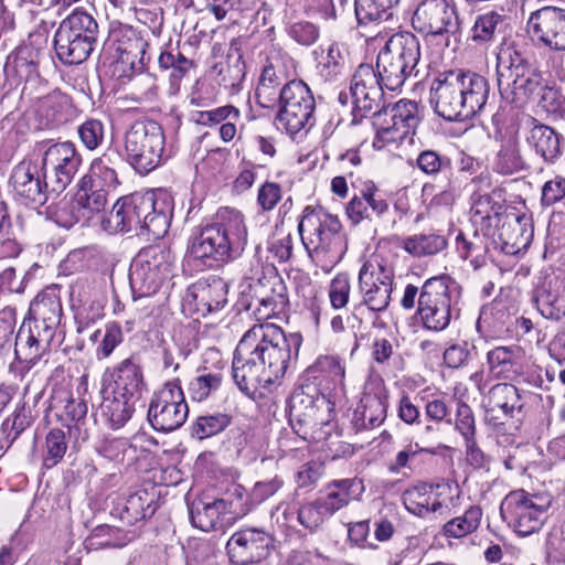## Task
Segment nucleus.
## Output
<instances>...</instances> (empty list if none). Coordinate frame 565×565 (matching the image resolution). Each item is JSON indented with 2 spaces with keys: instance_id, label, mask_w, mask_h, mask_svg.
Listing matches in <instances>:
<instances>
[{
  "instance_id": "b1692460",
  "label": "nucleus",
  "mask_w": 565,
  "mask_h": 565,
  "mask_svg": "<svg viewBox=\"0 0 565 565\" xmlns=\"http://www.w3.org/2000/svg\"><path fill=\"white\" fill-rule=\"evenodd\" d=\"M114 387L111 391L121 397L139 401L147 385L143 372L136 356H129L118 363L111 371Z\"/></svg>"
},
{
  "instance_id": "e433bc0d",
  "label": "nucleus",
  "mask_w": 565,
  "mask_h": 565,
  "mask_svg": "<svg viewBox=\"0 0 565 565\" xmlns=\"http://www.w3.org/2000/svg\"><path fill=\"white\" fill-rule=\"evenodd\" d=\"M305 227L312 228V232L323 231L330 234H338V232H341L342 230V224L338 216L328 213L322 207L313 209L311 206H306L302 218L298 225L300 235H302ZM302 242L306 248L309 249V245L305 242V238H302Z\"/></svg>"
},
{
  "instance_id": "680f3d73",
  "label": "nucleus",
  "mask_w": 565,
  "mask_h": 565,
  "mask_svg": "<svg viewBox=\"0 0 565 565\" xmlns=\"http://www.w3.org/2000/svg\"><path fill=\"white\" fill-rule=\"evenodd\" d=\"M15 323L14 308L7 307L0 311V359L4 358L12 348Z\"/></svg>"
},
{
  "instance_id": "bb28decb",
  "label": "nucleus",
  "mask_w": 565,
  "mask_h": 565,
  "mask_svg": "<svg viewBox=\"0 0 565 565\" xmlns=\"http://www.w3.org/2000/svg\"><path fill=\"white\" fill-rule=\"evenodd\" d=\"M100 224L110 234L135 231L140 236L141 221L137 217L130 195L118 199L113 209L103 216Z\"/></svg>"
},
{
  "instance_id": "864d4df0",
  "label": "nucleus",
  "mask_w": 565,
  "mask_h": 565,
  "mask_svg": "<svg viewBox=\"0 0 565 565\" xmlns=\"http://www.w3.org/2000/svg\"><path fill=\"white\" fill-rule=\"evenodd\" d=\"M307 373L311 374L315 380H317L319 375H326L330 377L334 384H342L345 371L338 356L322 355L307 369Z\"/></svg>"
},
{
  "instance_id": "c85d7f7f",
  "label": "nucleus",
  "mask_w": 565,
  "mask_h": 565,
  "mask_svg": "<svg viewBox=\"0 0 565 565\" xmlns=\"http://www.w3.org/2000/svg\"><path fill=\"white\" fill-rule=\"evenodd\" d=\"M137 401L121 397L116 392L103 391V401L98 406L97 414L113 429H118L131 418Z\"/></svg>"
},
{
  "instance_id": "774afa93",
  "label": "nucleus",
  "mask_w": 565,
  "mask_h": 565,
  "mask_svg": "<svg viewBox=\"0 0 565 565\" xmlns=\"http://www.w3.org/2000/svg\"><path fill=\"white\" fill-rule=\"evenodd\" d=\"M329 513L324 511L322 503L318 500L302 505L298 511V521L306 529L316 531L323 522L326 515Z\"/></svg>"
},
{
  "instance_id": "4be33fe9",
  "label": "nucleus",
  "mask_w": 565,
  "mask_h": 565,
  "mask_svg": "<svg viewBox=\"0 0 565 565\" xmlns=\"http://www.w3.org/2000/svg\"><path fill=\"white\" fill-rule=\"evenodd\" d=\"M345 212L354 224L363 220L384 222L390 214V204L375 183L369 181L361 189L360 194H355L350 200Z\"/></svg>"
},
{
  "instance_id": "79ce46f5",
  "label": "nucleus",
  "mask_w": 565,
  "mask_h": 565,
  "mask_svg": "<svg viewBox=\"0 0 565 565\" xmlns=\"http://www.w3.org/2000/svg\"><path fill=\"white\" fill-rule=\"evenodd\" d=\"M281 78L278 76L273 64L265 66L259 76L258 85L255 92L257 104L263 108H270L279 98L278 87Z\"/></svg>"
},
{
  "instance_id": "e2e57ef3",
  "label": "nucleus",
  "mask_w": 565,
  "mask_h": 565,
  "mask_svg": "<svg viewBox=\"0 0 565 565\" xmlns=\"http://www.w3.org/2000/svg\"><path fill=\"white\" fill-rule=\"evenodd\" d=\"M4 73L9 77L11 74L17 75L19 78L17 84L20 81H29L39 75L38 73V62L29 56H25L23 52H20L14 56L12 62H8L4 66Z\"/></svg>"
},
{
  "instance_id": "13d9d810",
  "label": "nucleus",
  "mask_w": 565,
  "mask_h": 565,
  "mask_svg": "<svg viewBox=\"0 0 565 565\" xmlns=\"http://www.w3.org/2000/svg\"><path fill=\"white\" fill-rule=\"evenodd\" d=\"M115 52L118 55L129 53H142L148 47V43L139 36L132 29H121L114 32Z\"/></svg>"
},
{
  "instance_id": "ddd939ff",
  "label": "nucleus",
  "mask_w": 565,
  "mask_h": 565,
  "mask_svg": "<svg viewBox=\"0 0 565 565\" xmlns=\"http://www.w3.org/2000/svg\"><path fill=\"white\" fill-rule=\"evenodd\" d=\"M189 407L179 380L168 382L153 395L147 413L151 427L161 433L180 428L186 420Z\"/></svg>"
},
{
  "instance_id": "9d476101",
  "label": "nucleus",
  "mask_w": 565,
  "mask_h": 565,
  "mask_svg": "<svg viewBox=\"0 0 565 565\" xmlns=\"http://www.w3.org/2000/svg\"><path fill=\"white\" fill-rule=\"evenodd\" d=\"M455 281L448 275L431 277L422 286L416 316L423 328L434 332L446 330L452 319V289Z\"/></svg>"
},
{
  "instance_id": "6e6552de",
  "label": "nucleus",
  "mask_w": 565,
  "mask_h": 565,
  "mask_svg": "<svg viewBox=\"0 0 565 565\" xmlns=\"http://www.w3.org/2000/svg\"><path fill=\"white\" fill-rule=\"evenodd\" d=\"M164 141L163 129L156 120L134 121L125 132L127 162L141 174L149 173L161 163Z\"/></svg>"
},
{
  "instance_id": "473e14b6",
  "label": "nucleus",
  "mask_w": 565,
  "mask_h": 565,
  "mask_svg": "<svg viewBox=\"0 0 565 565\" xmlns=\"http://www.w3.org/2000/svg\"><path fill=\"white\" fill-rule=\"evenodd\" d=\"M527 142L546 162H554L561 151V136L546 125H534L530 130Z\"/></svg>"
},
{
  "instance_id": "412c9836",
  "label": "nucleus",
  "mask_w": 565,
  "mask_h": 565,
  "mask_svg": "<svg viewBox=\"0 0 565 565\" xmlns=\"http://www.w3.org/2000/svg\"><path fill=\"white\" fill-rule=\"evenodd\" d=\"M14 194L25 204L43 205L52 193L46 171L42 163L22 160L12 170L10 177Z\"/></svg>"
},
{
  "instance_id": "69168bd1",
  "label": "nucleus",
  "mask_w": 565,
  "mask_h": 565,
  "mask_svg": "<svg viewBox=\"0 0 565 565\" xmlns=\"http://www.w3.org/2000/svg\"><path fill=\"white\" fill-rule=\"evenodd\" d=\"M82 143L88 150H95L104 140V125L98 119H87L77 128Z\"/></svg>"
},
{
  "instance_id": "a18cd8bd",
  "label": "nucleus",
  "mask_w": 565,
  "mask_h": 565,
  "mask_svg": "<svg viewBox=\"0 0 565 565\" xmlns=\"http://www.w3.org/2000/svg\"><path fill=\"white\" fill-rule=\"evenodd\" d=\"M524 161L520 154L516 140L508 139L497 154L494 169L497 172L509 175L524 169Z\"/></svg>"
},
{
  "instance_id": "5701e85b",
  "label": "nucleus",
  "mask_w": 565,
  "mask_h": 565,
  "mask_svg": "<svg viewBox=\"0 0 565 565\" xmlns=\"http://www.w3.org/2000/svg\"><path fill=\"white\" fill-rule=\"evenodd\" d=\"M242 340H239L233 356L232 376L238 390L248 397H254L259 387L267 388L274 384L268 380L265 369L253 355H245L242 352Z\"/></svg>"
},
{
  "instance_id": "f3484780",
  "label": "nucleus",
  "mask_w": 565,
  "mask_h": 565,
  "mask_svg": "<svg viewBox=\"0 0 565 565\" xmlns=\"http://www.w3.org/2000/svg\"><path fill=\"white\" fill-rule=\"evenodd\" d=\"M384 88L372 65H359L351 81L353 124L361 122L363 118L382 108L385 104Z\"/></svg>"
},
{
  "instance_id": "58836bf2",
  "label": "nucleus",
  "mask_w": 565,
  "mask_h": 565,
  "mask_svg": "<svg viewBox=\"0 0 565 565\" xmlns=\"http://www.w3.org/2000/svg\"><path fill=\"white\" fill-rule=\"evenodd\" d=\"M520 358L521 348L518 345L497 347L487 353L489 371L497 377L508 379Z\"/></svg>"
},
{
  "instance_id": "0eeeda50",
  "label": "nucleus",
  "mask_w": 565,
  "mask_h": 565,
  "mask_svg": "<svg viewBox=\"0 0 565 565\" xmlns=\"http://www.w3.org/2000/svg\"><path fill=\"white\" fill-rule=\"evenodd\" d=\"M330 403L313 384H301L289 401V423L305 440H319L324 426L330 424Z\"/></svg>"
},
{
  "instance_id": "4d7b16f0",
  "label": "nucleus",
  "mask_w": 565,
  "mask_h": 565,
  "mask_svg": "<svg viewBox=\"0 0 565 565\" xmlns=\"http://www.w3.org/2000/svg\"><path fill=\"white\" fill-rule=\"evenodd\" d=\"M78 212L76 201H62L54 209L46 211L52 222L66 230L72 228L79 221Z\"/></svg>"
},
{
  "instance_id": "09e8293b",
  "label": "nucleus",
  "mask_w": 565,
  "mask_h": 565,
  "mask_svg": "<svg viewBox=\"0 0 565 565\" xmlns=\"http://www.w3.org/2000/svg\"><path fill=\"white\" fill-rule=\"evenodd\" d=\"M364 282V285H359V290L362 296L360 306L364 305L370 310L377 312L386 310L391 302L393 286H376L374 282L370 285L367 280Z\"/></svg>"
},
{
  "instance_id": "2eb2a0df",
  "label": "nucleus",
  "mask_w": 565,
  "mask_h": 565,
  "mask_svg": "<svg viewBox=\"0 0 565 565\" xmlns=\"http://www.w3.org/2000/svg\"><path fill=\"white\" fill-rule=\"evenodd\" d=\"M412 24L427 35L457 39L461 34L457 8L449 0H422L413 14Z\"/></svg>"
},
{
  "instance_id": "4c0bfd02",
  "label": "nucleus",
  "mask_w": 565,
  "mask_h": 565,
  "mask_svg": "<svg viewBox=\"0 0 565 565\" xmlns=\"http://www.w3.org/2000/svg\"><path fill=\"white\" fill-rule=\"evenodd\" d=\"M387 406L385 401L376 395H369L362 399V411L354 413V427L372 429L379 427L386 417Z\"/></svg>"
},
{
  "instance_id": "a878e982",
  "label": "nucleus",
  "mask_w": 565,
  "mask_h": 565,
  "mask_svg": "<svg viewBox=\"0 0 565 565\" xmlns=\"http://www.w3.org/2000/svg\"><path fill=\"white\" fill-rule=\"evenodd\" d=\"M524 404L519 390L510 383H499L493 385L486 397V413L491 415L493 419H500L498 413H502L504 417H515L521 414Z\"/></svg>"
},
{
  "instance_id": "a211bd4d",
  "label": "nucleus",
  "mask_w": 565,
  "mask_h": 565,
  "mask_svg": "<svg viewBox=\"0 0 565 565\" xmlns=\"http://www.w3.org/2000/svg\"><path fill=\"white\" fill-rule=\"evenodd\" d=\"M526 31L532 41L552 51H565V8L543 6L531 12Z\"/></svg>"
},
{
  "instance_id": "de8ad7c7",
  "label": "nucleus",
  "mask_w": 565,
  "mask_h": 565,
  "mask_svg": "<svg viewBox=\"0 0 565 565\" xmlns=\"http://www.w3.org/2000/svg\"><path fill=\"white\" fill-rule=\"evenodd\" d=\"M540 109L554 119H563L565 117V96L561 89L548 85L546 82L536 99Z\"/></svg>"
},
{
  "instance_id": "338daca9",
  "label": "nucleus",
  "mask_w": 565,
  "mask_h": 565,
  "mask_svg": "<svg viewBox=\"0 0 565 565\" xmlns=\"http://www.w3.org/2000/svg\"><path fill=\"white\" fill-rule=\"evenodd\" d=\"M351 291L350 277L347 273H339L330 284L329 298L332 308L342 309L349 301Z\"/></svg>"
},
{
  "instance_id": "20e7f679",
  "label": "nucleus",
  "mask_w": 565,
  "mask_h": 565,
  "mask_svg": "<svg viewBox=\"0 0 565 565\" xmlns=\"http://www.w3.org/2000/svg\"><path fill=\"white\" fill-rule=\"evenodd\" d=\"M497 82L502 99L520 107L534 102L546 83L536 60L514 47L498 54Z\"/></svg>"
},
{
  "instance_id": "49530a36",
  "label": "nucleus",
  "mask_w": 565,
  "mask_h": 565,
  "mask_svg": "<svg viewBox=\"0 0 565 565\" xmlns=\"http://www.w3.org/2000/svg\"><path fill=\"white\" fill-rule=\"evenodd\" d=\"M159 66L162 70H170V78L173 82H178L184 77V75L194 66V62L188 58L181 51L180 47H170L161 52L158 57Z\"/></svg>"
},
{
  "instance_id": "423d86ee",
  "label": "nucleus",
  "mask_w": 565,
  "mask_h": 565,
  "mask_svg": "<svg viewBox=\"0 0 565 565\" xmlns=\"http://www.w3.org/2000/svg\"><path fill=\"white\" fill-rule=\"evenodd\" d=\"M99 28L95 18L75 9L60 24L54 34V49L64 65L85 62L98 41Z\"/></svg>"
},
{
  "instance_id": "f257e3e1",
  "label": "nucleus",
  "mask_w": 565,
  "mask_h": 565,
  "mask_svg": "<svg viewBox=\"0 0 565 565\" xmlns=\"http://www.w3.org/2000/svg\"><path fill=\"white\" fill-rule=\"evenodd\" d=\"M488 79L469 70L444 71L430 86V104L447 121H466L480 113L489 98Z\"/></svg>"
},
{
  "instance_id": "f8f14e48",
  "label": "nucleus",
  "mask_w": 565,
  "mask_h": 565,
  "mask_svg": "<svg viewBox=\"0 0 565 565\" xmlns=\"http://www.w3.org/2000/svg\"><path fill=\"white\" fill-rule=\"evenodd\" d=\"M523 489L511 491L500 507V513L520 536L537 532L545 519L550 503Z\"/></svg>"
},
{
  "instance_id": "a19ab883",
  "label": "nucleus",
  "mask_w": 565,
  "mask_h": 565,
  "mask_svg": "<svg viewBox=\"0 0 565 565\" xmlns=\"http://www.w3.org/2000/svg\"><path fill=\"white\" fill-rule=\"evenodd\" d=\"M482 509L479 505H471L460 516L454 518L443 526V534L446 537L461 539L475 532L481 522Z\"/></svg>"
},
{
  "instance_id": "7ed1b4c3",
  "label": "nucleus",
  "mask_w": 565,
  "mask_h": 565,
  "mask_svg": "<svg viewBox=\"0 0 565 565\" xmlns=\"http://www.w3.org/2000/svg\"><path fill=\"white\" fill-rule=\"evenodd\" d=\"M241 340L242 352L256 358L274 383L285 375L291 359H297L302 343L300 333L287 335L273 323L255 324Z\"/></svg>"
},
{
  "instance_id": "7c9ffc66",
  "label": "nucleus",
  "mask_w": 565,
  "mask_h": 565,
  "mask_svg": "<svg viewBox=\"0 0 565 565\" xmlns=\"http://www.w3.org/2000/svg\"><path fill=\"white\" fill-rule=\"evenodd\" d=\"M156 510L153 494L142 489L126 499L124 507L119 509V518L124 524L134 525L138 521L151 518Z\"/></svg>"
},
{
  "instance_id": "0e129e2a",
  "label": "nucleus",
  "mask_w": 565,
  "mask_h": 565,
  "mask_svg": "<svg viewBox=\"0 0 565 565\" xmlns=\"http://www.w3.org/2000/svg\"><path fill=\"white\" fill-rule=\"evenodd\" d=\"M286 31L295 42L302 46H310L315 44L320 35L319 28L309 21L291 23L287 26Z\"/></svg>"
},
{
  "instance_id": "39448f33",
  "label": "nucleus",
  "mask_w": 565,
  "mask_h": 565,
  "mask_svg": "<svg viewBox=\"0 0 565 565\" xmlns=\"http://www.w3.org/2000/svg\"><path fill=\"white\" fill-rule=\"evenodd\" d=\"M420 45L411 32L393 34L376 58V75L388 90H397L411 76H417Z\"/></svg>"
},
{
  "instance_id": "6ab92c4d",
  "label": "nucleus",
  "mask_w": 565,
  "mask_h": 565,
  "mask_svg": "<svg viewBox=\"0 0 565 565\" xmlns=\"http://www.w3.org/2000/svg\"><path fill=\"white\" fill-rule=\"evenodd\" d=\"M500 250L505 255L514 256L524 250L533 237L532 221L526 214L520 213L514 207L495 213V222Z\"/></svg>"
},
{
  "instance_id": "c03bdc74",
  "label": "nucleus",
  "mask_w": 565,
  "mask_h": 565,
  "mask_svg": "<svg viewBox=\"0 0 565 565\" xmlns=\"http://www.w3.org/2000/svg\"><path fill=\"white\" fill-rule=\"evenodd\" d=\"M231 423L232 416L226 413L202 415L192 424L191 436L202 440L222 433Z\"/></svg>"
},
{
  "instance_id": "393cba45",
  "label": "nucleus",
  "mask_w": 565,
  "mask_h": 565,
  "mask_svg": "<svg viewBox=\"0 0 565 565\" xmlns=\"http://www.w3.org/2000/svg\"><path fill=\"white\" fill-rule=\"evenodd\" d=\"M245 514L244 509H238L237 503L227 499H215L212 502H193L190 508V520L193 526L209 532L216 530L221 518L225 514Z\"/></svg>"
},
{
  "instance_id": "6e6d98bb",
  "label": "nucleus",
  "mask_w": 565,
  "mask_h": 565,
  "mask_svg": "<svg viewBox=\"0 0 565 565\" xmlns=\"http://www.w3.org/2000/svg\"><path fill=\"white\" fill-rule=\"evenodd\" d=\"M221 373H203L194 377L189 385V392L192 399L202 402L206 399L211 393L218 390L222 384Z\"/></svg>"
},
{
  "instance_id": "3c124183",
  "label": "nucleus",
  "mask_w": 565,
  "mask_h": 565,
  "mask_svg": "<svg viewBox=\"0 0 565 565\" xmlns=\"http://www.w3.org/2000/svg\"><path fill=\"white\" fill-rule=\"evenodd\" d=\"M534 299L543 317L552 320H559L565 317V300L545 287L536 290Z\"/></svg>"
},
{
  "instance_id": "5fc2aeb1",
  "label": "nucleus",
  "mask_w": 565,
  "mask_h": 565,
  "mask_svg": "<svg viewBox=\"0 0 565 565\" xmlns=\"http://www.w3.org/2000/svg\"><path fill=\"white\" fill-rule=\"evenodd\" d=\"M46 454L43 457V466L51 469L56 466L67 450L66 434L58 428L49 431L45 438Z\"/></svg>"
},
{
  "instance_id": "cd10ccee",
  "label": "nucleus",
  "mask_w": 565,
  "mask_h": 565,
  "mask_svg": "<svg viewBox=\"0 0 565 565\" xmlns=\"http://www.w3.org/2000/svg\"><path fill=\"white\" fill-rule=\"evenodd\" d=\"M228 284L221 277L211 276L193 286L192 296L198 309L206 312L218 311L227 303Z\"/></svg>"
},
{
  "instance_id": "dca6fc26",
  "label": "nucleus",
  "mask_w": 565,
  "mask_h": 565,
  "mask_svg": "<svg viewBox=\"0 0 565 565\" xmlns=\"http://www.w3.org/2000/svg\"><path fill=\"white\" fill-rule=\"evenodd\" d=\"M130 201L137 217L141 221L140 236H146L148 239L162 238L168 233L172 216L169 200L149 190L130 194Z\"/></svg>"
},
{
  "instance_id": "bf43d9fd",
  "label": "nucleus",
  "mask_w": 565,
  "mask_h": 565,
  "mask_svg": "<svg viewBox=\"0 0 565 565\" xmlns=\"http://www.w3.org/2000/svg\"><path fill=\"white\" fill-rule=\"evenodd\" d=\"M454 426L456 431L463 438V441L476 438L477 429L473 411L462 401H457L456 403Z\"/></svg>"
},
{
  "instance_id": "4468645a",
  "label": "nucleus",
  "mask_w": 565,
  "mask_h": 565,
  "mask_svg": "<svg viewBox=\"0 0 565 565\" xmlns=\"http://www.w3.org/2000/svg\"><path fill=\"white\" fill-rule=\"evenodd\" d=\"M42 150V169L46 171L52 193H62L73 181L82 164V156L72 141L38 143Z\"/></svg>"
},
{
  "instance_id": "c756f323",
  "label": "nucleus",
  "mask_w": 565,
  "mask_h": 565,
  "mask_svg": "<svg viewBox=\"0 0 565 565\" xmlns=\"http://www.w3.org/2000/svg\"><path fill=\"white\" fill-rule=\"evenodd\" d=\"M46 354L39 339L23 321L14 338V360L21 365V371L29 372Z\"/></svg>"
},
{
  "instance_id": "aec40b11",
  "label": "nucleus",
  "mask_w": 565,
  "mask_h": 565,
  "mask_svg": "<svg viewBox=\"0 0 565 565\" xmlns=\"http://www.w3.org/2000/svg\"><path fill=\"white\" fill-rule=\"evenodd\" d=\"M274 537L263 529L245 527L232 534L226 551L232 563L250 565L266 559L274 548Z\"/></svg>"
},
{
  "instance_id": "37998d69",
  "label": "nucleus",
  "mask_w": 565,
  "mask_h": 565,
  "mask_svg": "<svg viewBox=\"0 0 565 565\" xmlns=\"http://www.w3.org/2000/svg\"><path fill=\"white\" fill-rule=\"evenodd\" d=\"M446 246V238L435 233L414 235L403 241V248L417 257L437 254Z\"/></svg>"
},
{
  "instance_id": "72a5a7b5",
  "label": "nucleus",
  "mask_w": 565,
  "mask_h": 565,
  "mask_svg": "<svg viewBox=\"0 0 565 565\" xmlns=\"http://www.w3.org/2000/svg\"><path fill=\"white\" fill-rule=\"evenodd\" d=\"M393 129L398 139L405 138L419 122L418 105L414 100L401 99L394 105H387Z\"/></svg>"
},
{
  "instance_id": "1a4fd4ad",
  "label": "nucleus",
  "mask_w": 565,
  "mask_h": 565,
  "mask_svg": "<svg viewBox=\"0 0 565 565\" xmlns=\"http://www.w3.org/2000/svg\"><path fill=\"white\" fill-rule=\"evenodd\" d=\"M174 258L171 248L163 243L140 249L129 270L132 294L138 297L156 294L171 274Z\"/></svg>"
},
{
  "instance_id": "603ef678",
  "label": "nucleus",
  "mask_w": 565,
  "mask_h": 565,
  "mask_svg": "<svg viewBox=\"0 0 565 565\" xmlns=\"http://www.w3.org/2000/svg\"><path fill=\"white\" fill-rule=\"evenodd\" d=\"M365 280L370 285L374 282L376 286H393V273L379 259L371 258L362 265L359 271V285H364Z\"/></svg>"
},
{
  "instance_id": "f704fd0d",
  "label": "nucleus",
  "mask_w": 565,
  "mask_h": 565,
  "mask_svg": "<svg viewBox=\"0 0 565 565\" xmlns=\"http://www.w3.org/2000/svg\"><path fill=\"white\" fill-rule=\"evenodd\" d=\"M504 15L488 11L476 17L469 39L476 45H487L497 40L504 25Z\"/></svg>"
},
{
  "instance_id": "8fccbe9b",
  "label": "nucleus",
  "mask_w": 565,
  "mask_h": 565,
  "mask_svg": "<svg viewBox=\"0 0 565 565\" xmlns=\"http://www.w3.org/2000/svg\"><path fill=\"white\" fill-rule=\"evenodd\" d=\"M433 484L420 483L404 491L402 499L405 508L413 514L425 516L429 513V499Z\"/></svg>"
},
{
  "instance_id": "ea45409f",
  "label": "nucleus",
  "mask_w": 565,
  "mask_h": 565,
  "mask_svg": "<svg viewBox=\"0 0 565 565\" xmlns=\"http://www.w3.org/2000/svg\"><path fill=\"white\" fill-rule=\"evenodd\" d=\"M472 221L475 224H480L481 230L488 232L495 222V213L505 211L509 206L494 202L490 194H480L475 192L472 194Z\"/></svg>"
},
{
  "instance_id": "c9c22d12",
  "label": "nucleus",
  "mask_w": 565,
  "mask_h": 565,
  "mask_svg": "<svg viewBox=\"0 0 565 565\" xmlns=\"http://www.w3.org/2000/svg\"><path fill=\"white\" fill-rule=\"evenodd\" d=\"M399 0H354L359 24L381 23L393 19V9Z\"/></svg>"
},
{
  "instance_id": "2f4dec72",
  "label": "nucleus",
  "mask_w": 565,
  "mask_h": 565,
  "mask_svg": "<svg viewBox=\"0 0 565 565\" xmlns=\"http://www.w3.org/2000/svg\"><path fill=\"white\" fill-rule=\"evenodd\" d=\"M62 318V303L54 292H40L30 303L28 321L58 327Z\"/></svg>"
},
{
  "instance_id": "052dcab7",
  "label": "nucleus",
  "mask_w": 565,
  "mask_h": 565,
  "mask_svg": "<svg viewBox=\"0 0 565 565\" xmlns=\"http://www.w3.org/2000/svg\"><path fill=\"white\" fill-rule=\"evenodd\" d=\"M417 167L427 175H436L450 170V159L434 150L422 151L416 159Z\"/></svg>"
},
{
  "instance_id": "f03ea898",
  "label": "nucleus",
  "mask_w": 565,
  "mask_h": 565,
  "mask_svg": "<svg viewBox=\"0 0 565 565\" xmlns=\"http://www.w3.org/2000/svg\"><path fill=\"white\" fill-rule=\"evenodd\" d=\"M246 245L244 217L237 211H230L200 230L192 239L190 254L209 267H220L237 259Z\"/></svg>"
},
{
  "instance_id": "9b49d317",
  "label": "nucleus",
  "mask_w": 565,
  "mask_h": 565,
  "mask_svg": "<svg viewBox=\"0 0 565 565\" xmlns=\"http://www.w3.org/2000/svg\"><path fill=\"white\" fill-rule=\"evenodd\" d=\"M280 108L276 115L279 129L290 136L315 125L316 102L309 86L301 79H292L279 89Z\"/></svg>"
}]
</instances>
